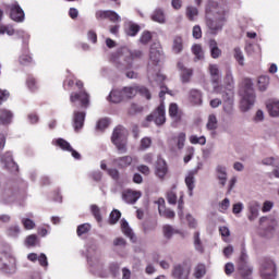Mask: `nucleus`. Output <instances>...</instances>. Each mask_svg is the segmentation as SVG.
Returning <instances> with one entry per match:
<instances>
[{
  "instance_id": "obj_1",
  "label": "nucleus",
  "mask_w": 279,
  "mask_h": 279,
  "mask_svg": "<svg viewBox=\"0 0 279 279\" xmlns=\"http://www.w3.org/2000/svg\"><path fill=\"white\" fill-rule=\"evenodd\" d=\"M206 25L211 34H219L226 25V16L228 14V5L226 0H211L205 9Z\"/></svg>"
},
{
  "instance_id": "obj_2",
  "label": "nucleus",
  "mask_w": 279,
  "mask_h": 279,
  "mask_svg": "<svg viewBox=\"0 0 279 279\" xmlns=\"http://www.w3.org/2000/svg\"><path fill=\"white\" fill-rule=\"evenodd\" d=\"M240 93L242 95L241 109L243 112H247V110H250L256 101V94L254 93V83L252 80H243Z\"/></svg>"
},
{
  "instance_id": "obj_3",
  "label": "nucleus",
  "mask_w": 279,
  "mask_h": 279,
  "mask_svg": "<svg viewBox=\"0 0 279 279\" xmlns=\"http://www.w3.org/2000/svg\"><path fill=\"white\" fill-rule=\"evenodd\" d=\"M144 53L143 50H130L128 48H121L119 51V58L124 60V66H118L119 69H132L134 66V60H141Z\"/></svg>"
},
{
  "instance_id": "obj_4",
  "label": "nucleus",
  "mask_w": 279,
  "mask_h": 279,
  "mask_svg": "<svg viewBox=\"0 0 279 279\" xmlns=\"http://www.w3.org/2000/svg\"><path fill=\"white\" fill-rule=\"evenodd\" d=\"M111 141L120 154H125V151H128V130H125V128L117 126L113 130Z\"/></svg>"
},
{
  "instance_id": "obj_5",
  "label": "nucleus",
  "mask_w": 279,
  "mask_h": 279,
  "mask_svg": "<svg viewBox=\"0 0 279 279\" xmlns=\"http://www.w3.org/2000/svg\"><path fill=\"white\" fill-rule=\"evenodd\" d=\"M160 60H162V48L160 44L155 43L149 50L148 73L160 70Z\"/></svg>"
},
{
  "instance_id": "obj_6",
  "label": "nucleus",
  "mask_w": 279,
  "mask_h": 279,
  "mask_svg": "<svg viewBox=\"0 0 279 279\" xmlns=\"http://www.w3.org/2000/svg\"><path fill=\"white\" fill-rule=\"evenodd\" d=\"M223 85H214V93H234V75L232 74V70L230 68L226 70Z\"/></svg>"
},
{
  "instance_id": "obj_7",
  "label": "nucleus",
  "mask_w": 279,
  "mask_h": 279,
  "mask_svg": "<svg viewBox=\"0 0 279 279\" xmlns=\"http://www.w3.org/2000/svg\"><path fill=\"white\" fill-rule=\"evenodd\" d=\"M70 101L74 107L81 106V108H88L90 106V95L86 90L81 89L70 95Z\"/></svg>"
},
{
  "instance_id": "obj_8",
  "label": "nucleus",
  "mask_w": 279,
  "mask_h": 279,
  "mask_svg": "<svg viewBox=\"0 0 279 279\" xmlns=\"http://www.w3.org/2000/svg\"><path fill=\"white\" fill-rule=\"evenodd\" d=\"M259 271L263 279H276V263L270 258H264Z\"/></svg>"
},
{
  "instance_id": "obj_9",
  "label": "nucleus",
  "mask_w": 279,
  "mask_h": 279,
  "mask_svg": "<svg viewBox=\"0 0 279 279\" xmlns=\"http://www.w3.org/2000/svg\"><path fill=\"white\" fill-rule=\"evenodd\" d=\"M1 165H3L4 169L11 171V173H16L19 171V165L14 161V157L11 151H5L0 156Z\"/></svg>"
},
{
  "instance_id": "obj_10",
  "label": "nucleus",
  "mask_w": 279,
  "mask_h": 279,
  "mask_svg": "<svg viewBox=\"0 0 279 279\" xmlns=\"http://www.w3.org/2000/svg\"><path fill=\"white\" fill-rule=\"evenodd\" d=\"M171 276L174 279H189L191 276V267L185 264H177L172 267Z\"/></svg>"
},
{
  "instance_id": "obj_11",
  "label": "nucleus",
  "mask_w": 279,
  "mask_h": 279,
  "mask_svg": "<svg viewBox=\"0 0 279 279\" xmlns=\"http://www.w3.org/2000/svg\"><path fill=\"white\" fill-rule=\"evenodd\" d=\"M147 121H154L157 125H163L167 121L165 104L161 102L154 113L147 117Z\"/></svg>"
},
{
  "instance_id": "obj_12",
  "label": "nucleus",
  "mask_w": 279,
  "mask_h": 279,
  "mask_svg": "<svg viewBox=\"0 0 279 279\" xmlns=\"http://www.w3.org/2000/svg\"><path fill=\"white\" fill-rule=\"evenodd\" d=\"M186 143V133L181 132L168 141L169 148L171 151L175 149H184V144Z\"/></svg>"
},
{
  "instance_id": "obj_13",
  "label": "nucleus",
  "mask_w": 279,
  "mask_h": 279,
  "mask_svg": "<svg viewBox=\"0 0 279 279\" xmlns=\"http://www.w3.org/2000/svg\"><path fill=\"white\" fill-rule=\"evenodd\" d=\"M223 101V112L226 114H233L234 112V93H222L220 94Z\"/></svg>"
},
{
  "instance_id": "obj_14",
  "label": "nucleus",
  "mask_w": 279,
  "mask_h": 279,
  "mask_svg": "<svg viewBox=\"0 0 279 279\" xmlns=\"http://www.w3.org/2000/svg\"><path fill=\"white\" fill-rule=\"evenodd\" d=\"M16 258L8 252L0 253V269H15Z\"/></svg>"
},
{
  "instance_id": "obj_15",
  "label": "nucleus",
  "mask_w": 279,
  "mask_h": 279,
  "mask_svg": "<svg viewBox=\"0 0 279 279\" xmlns=\"http://www.w3.org/2000/svg\"><path fill=\"white\" fill-rule=\"evenodd\" d=\"M9 10L12 21H15V23H23V21H25V12L21 5H19V2L10 4Z\"/></svg>"
},
{
  "instance_id": "obj_16",
  "label": "nucleus",
  "mask_w": 279,
  "mask_h": 279,
  "mask_svg": "<svg viewBox=\"0 0 279 279\" xmlns=\"http://www.w3.org/2000/svg\"><path fill=\"white\" fill-rule=\"evenodd\" d=\"M52 143H54V145L60 147V149H63V151H71V154L75 158V160H80V158H82L80 153L74 150L73 147H71V144L69 142H66V140L58 138L56 141H53Z\"/></svg>"
},
{
  "instance_id": "obj_17",
  "label": "nucleus",
  "mask_w": 279,
  "mask_h": 279,
  "mask_svg": "<svg viewBox=\"0 0 279 279\" xmlns=\"http://www.w3.org/2000/svg\"><path fill=\"white\" fill-rule=\"evenodd\" d=\"M208 73L210 75L213 86H218L219 82L221 81V71L219 70V65L210 63L208 66Z\"/></svg>"
},
{
  "instance_id": "obj_18",
  "label": "nucleus",
  "mask_w": 279,
  "mask_h": 279,
  "mask_svg": "<svg viewBox=\"0 0 279 279\" xmlns=\"http://www.w3.org/2000/svg\"><path fill=\"white\" fill-rule=\"evenodd\" d=\"M169 169L167 168V161L165 159L158 157L155 166V174L160 180H165V175H167Z\"/></svg>"
},
{
  "instance_id": "obj_19",
  "label": "nucleus",
  "mask_w": 279,
  "mask_h": 279,
  "mask_svg": "<svg viewBox=\"0 0 279 279\" xmlns=\"http://www.w3.org/2000/svg\"><path fill=\"white\" fill-rule=\"evenodd\" d=\"M253 272H254V268L247 265V263H239L238 276H240V279H252Z\"/></svg>"
},
{
  "instance_id": "obj_20",
  "label": "nucleus",
  "mask_w": 279,
  "mask_h": 279,
  "mask_svg": "<svg viewBox=\"0 0 279 279\" xmlns=\"http://www.w3.org/2000/svg\"><path fill=\"white\" fill-rule=\"evenodd\" d=\"M86 120L85 111H74L73 113V128L75 132H78L84 128V121Z\"/></svg>"
},
{
  "instance_id": "obj_21",
  "label": "nucleus",
  "mask_w": 279,
  "mask_h": 279,
  "mask_svg": "<svg viewBox=\"0 0 279 279\" xmlns=\"http://www.w3.org/2000/svg\"><path fill=\"white\" fill-rule=\"evenodd\" d=\"M260 209V203L256 201H251L247 204L248 210V221H256L258 219V210Z\"/></svg>"
},
{
  "instance_id": "obj_22",
  "label": "nucleus",
  "mask_w": 279,
  "mask_h": 279,
  "mask_svg": "<svg viewBox=\"0 0 279 279\" xmlns=\"http://www.w3.org/2000/svg\"><path fill=\"white\" fill-rule=\"evenodd\" d=\"M178 69L180 71L181 82L183 84H189V82H191V78L193 77V69L185 68L184 63L182 62L178 63Z\"/></svg>"
},
{
  "instance_id": "obj_23",
  "label": "nucleus",
  "mask_w": 279,
  "mask_h": 279,
  "mask_svg": "<svg viewBox=\"0 0 279 279\" xmlns=\"http://www.w3.org/2000/svg\"><path fill=\"white\" fill-rule=\"evenodd\" d=\"M122 199L126 204H136V202H138V199H141V192L125 190L122 193Z\"/></svg>"
},
{
  "instance_id": "obj_24",
  "label": "nucleus",
  "mask_w": 279,
  "mask_h": 279,
  "mask_svg": "<svg viewBox=\"0 0 279 279\" xmlns=\"http://www.w3.org/2000/svg\"><path fill=\"white\" fill-rule=\"evenodd\" d=\"M216 178L219 180V184L221 186H226V183L228 182V168L223 165L216 166Z\"/></svg>"
},
{
  "instance_id": "obj_25",
  "label": "nucleus",
  "mask_w": 279,
  "mask_h": 279,
  "mask_svg": "<svg viewBox=\"0 0 279 279\" xmlns=\"http://www.w3.org/2000/svg\"><path fill=\"white\" fill-rule=\"evenodd\" d=\"M266 109L268 111L269 117L274 119L279 118V100L271 99L266 102Z\"/></svg>"
},
{
  "instance_id": "obj_26",
  "label": "nucleus",
  "mask_w": 279,
  "mask_h": 279,
  "mask_svg": "<svg viewBox=\"0 0 279 279\" xmlns=\"http://www.w3.org/2000/svg\"><path fill=\"white\" fill-rule=\"evenodd\" d=\"M120 226L123 234H125V236H128L132 241V243H136V234H134V231L132 230L130 223L128 222V220H125V218L121 219Z\"/></svg>"
},
{
  "instance_id": "obj_27",
  "label": "nucleus",
  "mask_w": 279,
  "mask_h": 279,
  "mask_svg": "<svg viewBox=\"0 0 279 279\" xmlns=\"http://www.w3.org/2000/svg\"><path fill=\"white\" fill-rule=\"evenodd\" d=\"M259 223H267V232H270V234H274V232L278 231V220L276 218H267V217H262L259 219Z\"/></svg>"
},
{
  "instance_id": "obj_28",
  "label": "nucleus",
  "mask_w": 279,
  "mask_h": 279,
  "mask_svg": "<svg viewBox=\"0 0 279 279\" xmlns=\"http://www.w3.org/2000/svg\"><path fill=\"white\" fill-rule=\"evenodd\" d=\"M132 162H133L132 156H123V157L113 159L112 165H114V167H118V169H128V167H130Z\"/></svg>"
},
{
  "instance_id": "obj_29",
  "label": "nucleus",
  "mask_w": 279,
  "mask_h": 279,
  "mask_svg": "<svg viewBox=\"0 0 279 279\" xmlns=\"http://www.w3.org/2000/svg\"><path fill=\"white\" fill-rule=\"evenodd\" d=\"M16 199H17V196H16V192H14V190L7 189L2 192V197H1L2 204H14V202H16Z\"/></svg>"
},
{
  "instance_id": "obj_30",
  "label": "nucleus",
  "mask_w": 279,
  "mask_h": 279,
  "mask_svg": "<svg viewBox=\"0 0 279 279\" xmlns=\"http://www.w3.org/2000/svg\"><path fill=\"white\" fill-rule=\"evenodd\" d=\"M172 51L173 53H182L184 51V39L182 36H174L172 39Z\"/></svg>"
},
{
  "instance_id": "obj_31",
  "label": "nucleus",
  "mask_w": 279,
  "mask_h": 279,
  "mask_svg": "<svg viewBox=\"0 0 279 279\" xmlns=\"http://www.w3.org/2000/svg\"><path fill=\"white\" fill-rule=\"evenodd\" d=\"M209 51H210V57L214 60H218V58H221V48H219V45L217 44V40L210 39L209 40Z\"/></svg>"
},
{
  "instance_id": "obj_32",
  "label": "nucleus",
  "mask_w": 279,
  "mask_h": 279,
  "mask_svg": "<svg viewBox=\"0 0 279 279\" xmlns=\"http://www.w3.org/2000/svg\"><path fill=\"white\" fill-rule=\"evenodd\" d=\"M19 62L23 66H29V64H32V62H34V59L32 58V54H29V48H24L22 50V53L19 58Z\"/></svg>"
},
{
  "instance_id": "obj_33",
  "label": "nucleus",
  "mask_w": 279,
  "mask_h": 279,
  "mask_svg": "<svg viewBox=\"0 0 279 279\" xmlns=\"http://www.w3.org/2000/svg\"><path fill=\"white\" fill-rule=\"evenodd\" d=\"M151 21L155 23H159L160 25H165L167 23V17L165 15V10L156 9L150 16Z\"/></svg>"
},
{
  "instance_id": "obj_34",
  "label": "nucleus",
  "mask_w": 279,
  "mask_h": 279,
  "mask_svg": "<svg viewBox=\"0 0 279 279\" xmlns=\"http://www.w3.org/2000/svg\"><path fill=\"white\" fill-rule=\"evenodd\" d=\"M189 99L194 106H202V92L198 89H192L190 92Z\"/></svg>"
},
{
  "instance_id": "obj_35",
  "label": "nucleus",
  "mask_w": 279,
  "mask_h": 279,
  "mask_svg": "<svg viewBox=\"0 0 279 279\" xmlns=\"http://www.w3.org/2000/svg\"><path fill=\"white\" fill-rule=\"evenodd\" d=\"M185 184H186L190 197H193V191L195 189V174H193V172H190L185 177Z\"/></svg>"
},
{
  "instance_id": "obj_36",
  "label": "nucleus",
  "mask_w": 279,
  "mask_h": 279,
  "mask_svg": "<svg viewBox=\"0 0 279 279\" xmlns=\"http://www.w3.org/2000/svg\"><path fill=\"white\" fill-rule=\"evenodd\" d=\"M123 99H124L123 93L122 90H119V89L111 90L108 97V100L111 101L112 104H121Z\"/></svg>"
},
{
  "instance_id": "obj_37",
  "label": "nucleus",
  "mask_w": 279,
  "mask_h": 279,
  "mask_svg": "<svg viewBox=\"0 0 279 279\" xmlns=\"http://www.w3.org/2000/svg\"><path fill=\"white\" fill-rule=\"evenodd\" d=\"M12 122V111L8 109L0 110V123L1 125H8V123Z\"/></svg>"
},
{
  "instance_id": "obj_38",
  "label": "nucleus",
  "mask_w": 279,
  "mask_h": 279,
  "mask_svg": "<svg viewBox=\"0 0 279 279\" xmlns=\"http://www.w3.org/2000/svg\"><path fill=\"white\" fill-rule=\"evenodd\" d=\"M257 86L262 93H265V90L269 88V76L267 75L259 76L257 81Z\"/></svg>"
},
{
  "instance_id": "obj_39",
  "label": "nucleus",
  "mask_w": 279,
  "mask_h": 279,
  "mask_svg": "<svg viewBox=\"0 0 279 279\" xmlns=\"http://www.w3.org/2000/svg\"><path fill=\"white\" fill-rule=\"evenodd\" d=\"M193 276L196 279L204 278L206 276V265H204V264L196 265L194 268Z\"/></svg>"
},
{
  "instance_id": "obj_40",
  "label": "nucleus",
  "mask_w": 279,
  "mask_h": 279,
  "mask_svg": "<svg viewBox=\"0 0 279 279\" xmlns=\"http://www.w3.org/2000/svg\"><path fill=\"white\" fill-rule=\"evenodd\" d=\"M233 58H235L240 66H245V56H243V51L241 50V48L239 47L234 48Z\"/></svg>"
},
{
  "instance_id": "obj_41",
  "label": "nucleus",
  "mask_w": 279,
  "mask_h": 279,
  "mask_svg": "<svg viewBox=\"0 0 279 279\" xmlns=\"http://www.w3.org/2000/svg\"><path fill=\"white\" fill-rule=\"evenodd\" d=\"M148 77L150 82L154 80L155 82H157V84H160L166 80V76L162 73H160V70L159 71L153 70L151 73H148Z\"/></svg>"
},
{
  "instance_id": "obj_42",
  "label": "nucleus",
  "mask_w": 279,
  "mask_h": 279,
  "mask_svg": "<svg viewBox=\"0 0 279 279\" xmlns=\"http://www.w3.org/2000/svg\"><path fill=\"white\" fill-rule=\"evenodd\" d=\"M163 234L166 239H171L173 234H183L180 230L171 227L170 225L163 226Z\"/></svg>"
},
{
  "instance_id": "obj_43",
  "label": "nucleus",
  "mask_w": 279,
  "mask_h": 279,
  "mask_svg": "<svg viewBox=\"0 0 279 279\" xmlns=\"http://www.w3.org/2000/svg\"><path fill=\"white\" fill-rule=\"evenodd\" d=\"M185 14L189 21H195V19H197V15L199 14V11L197 10V8L189 5L185 10Z\"/></svg>"
},
{
  "instance_id": "obj_44",
  "label": "nucleus",
  "mask_w": 279,
  "mask_h": 279,
  "mask_svg": "<svg viewBox=\"0 0 279 279\" xmlns=\"http://www.w3.org/2000/svg\"><path fill=\"white\" fill-rule=\"evenodd\" d=\"M136 93H138V89L135 87H124L122 89V96L124 97V99H132V97L136 96Z\"/></svg>"
},
{
  "instance_id": "obj_45",
  "label": "nucleus",
  "mask_w": 279,
  "mask_h": 279,
  "mask_svg": "<svg viewBox=\"0 0 279 279\" xmlns=\"http://www.w3.org/2000/svg\"><path fill=\"white\" fill-rule=\"evenodd\" d=\"M158 210L159 215L161 217H166L167 219H173V217H175V211L171 209H166L165 206H159Z\"/></svg>"
},
{
  "instance_id": "obj_46",
  "label": "nucleus",
  "mask_w": 279,
  "mask_h": 279,
  "mask_svg": "<svg viewBox=\"0 0 279 279\" xmlns=\"http://www.w3.org/2000/svg\"><path fill=\"white\" fill-rule=\"evenodd\" d=\"M262 165L265 167H276L279 165V157H266L262 159Z\"/></svg>"
},
{
  "instance_id": "obj_47",
  "label": "nucleus",
  "mask_w": 279,
  "mask_h": 279,
  "mask_svg": "<svg viewBox=\"0 0 279 279\" xmlns=\"http://www.w3.org/2000/svg\"><path fill=\"white\" fill-rule=\"evenodd\" d=\"M192 52L195 56L196 60H204V49L201 45L192 46Z\"/></svg>"
},
{
  "instance_id": "obj_48",
  "label": "nucleus",
  "mask_w": 279,
  "mask_h": 279,
  "mask_svg": "<svg viewBox=\"0 0 279 279\" xmlns=\"http://www.w3.org/2000/svg\"><path fill=\"white\" fill-rule=\"evenodd\" d=\"M120 219H121V211H119V209H113L109 216L110 226H114V223H117Z\"/></svg>"
},
{
  "instance_id": "obj_49",
  "label": "nucleus",
  "mask_w": 279,
  "mask_h": 279,
  "mask_svg": "<svg viewBox=\"0 0 279 279\" xmlns=\"http://www.w3.org/2000/svg\"><path fill=\"white\" fill-rule=\"evenodd\" d=\"M90 213L95 217L96 221L98 223H101L102 218H101V209L97 205H90Z\"/></svg>"
},
{
  "instance_id": "obj_50",
  "label": "nucleus",
  "mask_w": 279,
  "mask_h": 279,
  "mask_svg": "<svg viewBox=\"0 0 279 279\" xmlns=\"http://www.w3.org/2000/svg\"><path fill=\"white\" fill-rule=\"evenodd\" d=\"M141 32V26L138 24L129 23V26L126 28L128 36H136Z\"/></svg>"
},
{
  "instance_id": "obj_51",
  "label": "nucleus",
  "mask_w": 279,
  "mask_h": 279,
  "mask_svg": "<svg viewBox=\"0 0 279 279\" xmlns=\"http://www.w3.org/2000/svg\"><path fill=\"white\" fill-rule=\"evenodd\" d=\"M190 143L192 145H206V137L192 135V136H190Z\"/></svg>"
},
{
  "instance_id": "obj_52",
  "label": "nucleus",
  "mask_w": 279,
  "mask_h": 279,
  "mask_svg": "<svg viewBox=\"0 0 279 279\" xmlns=\"http://www.w3.org/2000/svg\"><path fill=\"white\" fill-rule=\"evenodd\" d=\"M151 147V138L150 137H144L140 142V151H146V149H149Z\"/></svg>"
},
{
  "instance_id": "obj_53",
  "label": "nucleus",
  "mask_w": 279,
  "mask_h": 279,
  "mask_svg": "<svg viewBox=\"0 0 279 279\" xmlns=\"http://www.w3.org/2000/svg\"><path fill=\"white\" fill-rule=\"evenodd\" d=\"M22 225L25 230H34L36 228V222L29 218H22Z\"/></svg>"
},
{
  "instance_id": "obj_54",
  "label": "nucleus",
  "mask_w": 279,
  "mask_h": 279,
  "mask_svg": "<svg viewBox=\"0 0 279 279\" xmlns=\"http://www.w3.org/2000/svg\"><path fill=\"white\" fill-rule=\"evenodd\" d=\"M0 34H8V36H14L16 31L10 25H0Z\"/></svg>"
},
{
  "instance_id": "obj_55",
  "label": "nucleus",
  "mask_w": 279,
  "mask_h": 279,
  "mask_svg": "<svg viewBox=\"0 0 279 279\" xmlns=\"http://www.w3.org/2000/svg\"><path fill=\"white\" fill-rule=\"evenodd\" d=\"M228 208H230V198H225L218 205L219 213H228Z\"/></svg>"
},
{
  "instance_id": "obj_56",
  "label": "nucleus",
  "mask_w": 279,
  "mask_h": 279,
  "mask_svg": "<svg viewBox=\"0 0 279 279\" xmlns=\"http://www.w3.org/2000/svg\"><path fill=\"white\" fill-rule=\"evenodd\" d=\"M207 129L217 130V117L215 114L208 117Z\"/></svg>"
},
{
  "instance_id": "obj_57",
  "label": "nucleus",
  "mask_w": 279,
  "mask_h": 279,
  "mask_svg": "<svg viewBox=\"0 0 279 279\" xmlns=\"http://www.w3.org/2000/svg\"><path fill=\"white\" fill-rule=\"evenodd\" d=\"M8 234L9 236H19V234H21V227H19L17 225H14V226H11L9 229H8Z\"/></svg>"
},
{
  "instance_id": "obj_58",
  "label": "nucleus",
  "mask_w": 279,
  "mask_h": 279,
  "mask_svg": "<svg viewBox=\"0 0 279 279\" xmlns=\"http://www.w3.org/2000/svg\"><path fill=\"white\" fill-rule=\"evenodd\" d=\"M150 40H151V33H150V32H147V31H145V32L141 35V37H140V43H141L142 45H147V44H149Z\"/></svg>"
},
{
  "instance_id": "obj_59",
  "label": "nucleus",
  "mask_w": 279,
  "mask_h": 279,
  "mask_svg": "<svg viewBox=\"0 0 279 279\" xmlns=\"http://www.w3.org/2000/svg\"><path fill=\"white\" fill-rule=\"evenodd\" d=\"M89 231L90 226L88 223L80 225L76 230L78 236H82V234H87Z\"/></svg>"
},
{
  "instance_id": "obj_60",
  "label": "nucleus",
  "mask_w": 279,
  "mask_h": 279,
  "mask_svg": "<svg viewBox=\"0 0 279 279\" xmlns=\"http://www.w3.org/2000/svg\"><path fill=\"white\" fill-rule=\"evenodd\" d=\"M25 243L26 245H38V243H40V240L38 239V235L31 234L26 238Z\"/></svg>"
},
{
  "instance_id": "obj_61",
  "label": "nucleus",
  "mask_w": 279,
  "mask_h": 279,
  "mask_svg": "<svg viewBox=\"0 0 279 279\" xmlns=\"http://www.w3.org/2000/svg\"><path fill=\"white\" fill-rule=\"evenodd\" d=\"M108 125H110V121L108 119H101L97 122L96 130H100V132H102V130H106Z\"/></svg>"
},
{
  "instance_id": "obj_62",
  "label": "nucleus",
  "mask_w": 279,
  "mask_h": 279,
  "mask_svg": "<svg viewBox=\"0 0 279 279\" xmlns=\"http://www.w3.org/2000/svg\"><path fill=\"white\" fill-rule=\"evenodd\" d=\"M169 116L171 119H178V105L177 104H170L169 107Z\"/></svg>"
},
{
  "instance_id": "obj_63",
  "label": "nucleus",
  "mask_w": 279,
  "mask_h": 279,
  "mask_svg": "<svg viewBox=\"0 0 279 279\" xmlns=\"http://www.w3.org/2000/svg\"><path fill=\"white\" fill-rule=\"evenodd\" d=\"M109 12L110 11L99 10L96 12L95 16L97 21H106V19H108Z\"/></svg>"
},
{
  "instance_id": "obj_64",
  "label": "nucleus",
  "mask_w": 279,
  "mask_h": 279,
  "mask_svg": "<svg viewBox=\"0 0 279 279\" xmlns=\"http://www.w3.org/2000/svg\"><path fill=\"white\" fill-rule=\"evenodd\" d=\"M219 232L225 241H228L230 238V229L226 226L219 228Z\"/></svg>"
}]
</instances>
